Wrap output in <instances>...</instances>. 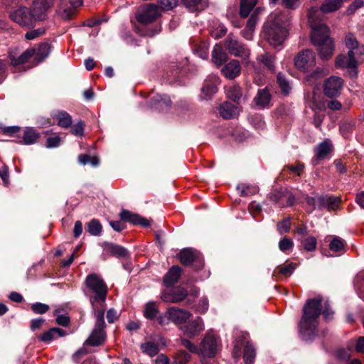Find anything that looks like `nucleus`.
I'll return each mask as SVG.
<instances>
[{
	"label": "nucleus",
	"instance_id": "nucleus-48",
	"mask_svg": "<svg viewBox=\"0 0 364 364\" xmlns=\"http://www.w3.org/2000/svg\"><path fill=\"white\" fill-rule=\"evenodd\" d=\"M329 249L335 252H339L344 249V242L338 237H334L329 244Z\"/></svg>",
	"mask_w": 364,
	"mask_h": 364
},
{
	"label": "nucleus",
	"instance_id": "nucleus-13",
	"mask_svg": "<svg viewBox=\"0 0 364 364\" xmlns=\"http://www.w3.org/2000/svg\"><path fill=\"white\" fill-rule=\"evenodd\" d=\"M218 343L215 336L210 333L205 334L199 348V354L203 357L213 358L218 353Z\"/></svg>",
	"mask_w": 364,
	"mask_h": 364
},
{
	"label": "nucleus",
	"instance_id": "nucleus-23",
	"mask_svg": "<svg viewBox=\"0 0 364 364\" xmlns=\"http://www.w3.org/2000/svg\"><path fill=\"white\" fill-rule=\"evenodd\" d=\"M220 115L225 119H231L239 114L238 107L228 101L223 102L218 107Z\"/></svg>",
	"mask_w": 364,
	"mask_h": 364
},
{
	"label": "nucleus",
	"instance_id": "nucleus-56",
	"mask_svg": "<svg viewBox=\"0 0 364 364\" xmlns=\"http://www.w3.org/2000/svg\"><path fill=\"white\" fill-rule=\"evenodd\" d=\"M55 337L53 328H50L47 331L38 336L40 341L48 343L50 342Z\"/></svg>",
	"mask_w": 364,
	"mask_h": 364
},
{
	"label": "nucleus",
	"instance_id": "nucleus-21",
	"mask_svg": "<svg viewBox=\"0 0 364 364\" xmlns=\"http://www.w3.org/2000/svg\"><path fill=\"white\" fill-rule=\"evenodd\" d=\"M318 209L327 208L328 210H336L338 208L341 199L333 196H321L316 199Z\"/></svg>",
	"mask_w": 364,
	"mask_h": 364
},
{
	"label": "nucleus",
	"instance_id": "nucleus-28",
	"mask_svg": "<svg viewBox=\"0 0 364 364\" xmlns=\"http://www.w3.org/2000/svg\"><path fill=\"white\" fill-rule=\"evenodd\" d=\"M332 145L328 140H325L319 144L317 146L316 156L314 158V161L318 164L320 161L323 160L332 151Z\"/></svg>",
	"mask_w": 364,
	"mask_h": 364
},
{
	"label": "nucleus",
	"instance_id": "nucleus-62",
	"mask_svg": "<svg viewBox=\"0 0 364 364\" xmlns=\"http://www.w3.org/2000/svg\"><path fill=\"white\" fill-rule=\"evenodd\" d=\"M208 308V301L206 298H202L200 299L198 304L196 307V311L200 314H204Z\"/></svg>",
	"mask_w": 364,
	"mask_h": 364
},
{
	"label": "nucleus",
	"instance_id": "nucleus-44",
	"mask_svg": "<svg viewBox=\"0 0 364 364\" xmlns=\"http://www.w3.org/2000/svg\"><path fill=\"white\" fill-rule=\"evenodd\" d=\"M288 191L286 188L274 189L269 194V199L274 203H279L284 196H287Z\"/></svg>",
	"mask_w": 364,
	"mask_h": 364
},
{
	"label": "nucleus",
	"instance_id": "nucleus-45",
	"mask_svg": "<svg viewBox=\"0 0 364 364\" xmlns=\"http://www.w3.org/2000/svg\"><path fill=\"white\" fill-rule=\"evenodd\" d=\"M78 161L83 165L90 163L93 166H97L100 164V160L97 156H92L88 154H80L78 156Z\"/></svg>",
	"mask_w": 364,
	"mask_h": 364
},
{
	"label": "nucleus",
	"instance_id": "nucleus-11",
	"mask_svg": "<svg viewBox=\"0 0 364 364\" xmlns=\"http://www.w3.org/2000/svg\"><path fill=\"white\" fill-rule=\"evenodd\" d=\"M335 65L338 68L352 69L350 75L356 77L358 75V62L355 58V52L348 50V55L340 54L336 57Z\"/></svg>",
	"mask_w": 364,
	"mask_h": 364
},
{
	"label": "nucleus",
	"instance_id": "nucleus-64",
	"mask_svg": "<svg viewBox=\"0 0 364 364\" xmlns=\"http://www.w3.org/2000/svg\"><path fill=\"white\" fill-rule=\"evenodd\" d=\"M325 103L326 107L333 111L340 110L342 107L341 103L337 100H327Z\"/></svg>",
	"mask_w": 364,
	"mask_h": 364
},
{
	"label": "nucleus",
	"instance_id": "nucleus-12",
	"mask_svg": "<svg viewBox=\"0 0 364 364\" xmlns=\"http://www.w3.org/2000/svg\"><path fill=\"white\" fill-rule=\"evenodd\" d=\"M160 16L159 7L156 4H149L136 14V19L139 23L147 25L156 21Z\"/></svg>",
	"mask_w": 364,
	"mask_h": 364
},
{
	"label": "nucleus",
	"instance_id": "nucleus-51",
	"mask_svg": "<svg viewBox=\"0 0 364 364\" xmlns=\"http://www.w3.org/2000/svg\"><path fill=\"white\" fill-rule=\"evenodd\" d=\"M181 344L191 353L199 354V348L186 338H181Z\"/></svg>",
	"mask_w": 364,
	"mask_h": 364
},
{
	"label": "nucleus",
	"instance_id": "nucleus-38",
	"mask_svg": "<svg viewBox=\"0 0 364 364\" xmlns=\"http://www.w3.org/2000/svg\"><path fill=\"white\" fill-rule=\"evenodd\" d=\"M277 82L278 84L279 87L280 88L281 92L284 95L287 96L290 93L291 90V87L289 84V80L284 74L281 73H278L277 77Z\"/></svg>",
	"mask_w": 364,
	"mask_h": 364
},
{
	"label": "nucleus",
	"instance_id": "nucleus-33",
	"mask_svg": "<svg viewBox=\"0 0 364 364\" xmlns=\"http://www.w3.org/2000/svg\"><path fill=\"white\" fill-rule=\"evenodd\" d=\"M256 355L255 348L250 342L244 346L243 358L245 364H253Z\"/></svg>",
	"mask_w": 364,
	"mask_h": 364
},
{
	"label": "nucleus",
	"instance_id": "nucleus-41",
	"mask_svg": "<svg viewBox=\"0 0 364 364\" xmlns=\"http://www.w3.org/2000/svg\"><path fill=\"white\" fill-rule=\"evenodd\" d=\"M257 60L259 63H262L269 70H274L275 56L274 55H272L269 53H266L264 54L260 55L257 58Z\"/></svg>",
	"mask_w": 364,
	"mask_h": 364
},
{
	"label": "nucleus",
	"instance_id": "nucleus-35",
	"mask_svg": "<svg viewBox=\"0 0 364 364\" xmlns=\"http://www.w3.org/2000/svg\"><path fill=\"white\" fill-rule=\"evenodd\" d=\"M226 95L228 99L237 104H239L242 96V87L238 85H233L227 90Z\"/></svg>",
	"mask_w": 364,
	"mask_h": 364
},
{
	"label": "nucleus",
	"instance_id": "nucleus-27",
	"mask_svg": "<svg viewBox=\"0 0 364 364\" xmlns=\"http://www.w3.org/2000/svg\"><path fill=\"white\" fill-rule=\"evenodd\" d=\"M345 44L349 50L355 52V55H364V45H360L353 33H349L346 36Z\"/></svg>",
	"mask_w": 364,
	"mask_h": 364
},
{
	"label": "nucleus",
	"instance_id": "nucleus-9",
	"mask_svg": "<svg viewBox=\"0 0 364 364\" xmlns=\"http://www.w3.org/2000/svg\"><path fill=\"white\" fill-rule=\"evenodd\" d=\"M343 80L338 76H331L323 84V95L330 99L339 97L343 87Z\"/></svg>",
	"mask_w": 364,
	"mask_h": 364
},
{
	"label": "nucleus",
	"instance_id": "nucleus-49",
	"mask_svg": "<svg viewBox=\"0 0 364 364\" xmlns=\"http://www.w3.org/2000/svg\"><path fill=\"white\" fill-rule=\"evenodd\" d=\"M291 218L287 217L285 219L279 221L277 224V228L278 232L282 235L287 233L290 230L291 228Z\"/></svg>",
	"mask_w": 364,
	"mask_h": 364
},
{
	"label": "nucleus",
	"instance_id": "nucleus-16",
	"mask_svg": "<svg viewBox=\"0 0 364 364\" xmlns=\"http://www.w3.org/2000/svg\"><path fill=\"white\" fill-rule=\"evenodd\" d=\"M103 248L104 257L112 256L117 258H125L129 256V252L122 246L109 242H104L101 244Z\"/></svg>",
	"mask_w": 364,
	"mask_h": 364
},
{
	"label": "nucleus",
	"instance_id": "nucleus-59",
	"mask_svg": "<svg viewBox=\"0 0 364 364\" xmlns=\"http://www.w3.org/2000/svg\"><path fill=\"white\" fill-rule=\"evenodd\" d=\"M45 31L46 30L43 28H39L38 29L31 30L26 33L25 38L28 40H33L44 34Z\"/></svg>",
	"mask_w": 364,
	"mask_h": 364
},
{
	"label": "nucleus",
	"instance_id": "nucleus-3",
	"mask_svg": "<svg viewBox=\"0 0 364 364\" xmlns=\"http://www.w3.org/2000/svg\"><path fill=\"white\" fill-rule=\"evenodd\" d=\"M264 38L276 48L282 44L287 36L281 14H275L274 19L267 21L263 27Z\"/></svg>",
	"mask_w": 364,
	"mask_h": 364
},
{
	"label": "nucleus",
	"instance_id": "nucleus-14",
	"mask_svg": "<svg viewBox=\"0 0 364 364\" xmlns=\"http://www.w3.org/2000/svg\"><path fill=\"white\" fill-rule=\"evenodd\" d=\"M54 6V0H33L31 9L38 21H44Z\"/></svg>",
	"mask_w": 364,
	"mask_h": 364
},
{
	"label": "nucleus",
	"instance_id": "nucleus-10",
	"mask_svg": "<svg viewBox=\"0 0 364 364\" xmlns=\"http://www.w3.org/2000/svg\"><path fill=\"white\" fill-rule=\"evenodd\" d=\"M224 46L228 52L235 56L247 59L250 56V50L239 42L233 33H230L225 38Z\"/></svg>",
	"mask_w": 364,
	"mask_h": 364
},
{
	"label": "nucleus",
	"instance_id": "nucleus-17",
	"mask_svg": "<svg viewBox=\"0 0 364 364\" xmlns=\"http://www.w3.org/2000/svg\"><path fill=\"white\" fill-rule=\"evenodd\" d=\"M188 295L187 290L181 287H177L169 292H164L161 299L167 303H179L184 301Z\"/></svg>",
	"mask_w": 364,
	"mask_h": 364
},
{
	"label": "nucleus",
	"instance_id": "nucleus-37",
	"mask_svg": "<svg viewBox=\"0 0 364 364\" xmlns=\"http://www.w3.org/2000/svg\"><path fill=\"white\" fill-rule=\"evenodd\" d=\"M50 51V46L47 43L39 45L37 51L35 50L34 58L37 63L42 62L48 57Z\"/></svg>",
	"mask_w": 364,
	"mask_h": 364
},
{
	"label": "nucleus",
	"instance_id": "nucleus-40",
	"mask_svg": "<svg viewBox=\"0 0 364 364\" xmlns=\"http://www.w3.org/2000/svg\"><path fill=\"white\" fill-rule=\"evenodd\" d=\"M55 118L58 119V125L62 128L70 127L73 122L71 116L65 111L59 112L55 115Z\"/></svg>",
	"mask_w": 364,
	"mask_h": 364
},
{
	"label": "nucleus",
	"instance_id": "nucleus-20",
	"mask_svg": "<svg viewBox=\"0 0 364 364\" xmlns=\"http://www.w3.org/2000/svg\"><path fill=\"white\" fill-rule=\"evenodd\" d=\"M272 100L270 89L267 86L264 88L259 89L255 97L253 102L255 107L259 109H264L269 107Z\"/></svg>",
	"mask_w": 364,
	"mask_h": 364
},
{
	"label": "nucleus",
	"instance_id": "nucleus-30",
	"mask_svg": "<svg viewBox=\"0 0 364 364\" xmlns=\"http://www.w3.org/2000/svg\"><path fill=\"white\" fill-rule=\"evenodd\" d=\"M228 55L223 47L218 44L214 46L212 52V61L218 67L221 66L228 60Z\"/></svg>",
	"mask_w": 364,
	"mask_h": 364
},
{
	"label": "nucleus",
	"instance_id": "nucleus-8",
	"mask_svg": "<svg viewBox=\"0 0 364 364\" xmlns=\"http://www.w3.org/2000/svg\"><path fill=\"white\" fill-rule=\"evenodd\" d=\"M294 65L297 69L307 72L316 65V54L311 49L300 51L294 58Z\"/></svg>",
	"mask_w": 364,
	"mask_h": 364
},
{
	"label": "nucleus",
	"instance_id": "nucleus-25",
	"mask_svg": "<svg viewBox=\"0 0 364 364\" xmlns=\"http://www.w3.org/2000/svg\"><path fill=\"white\" fill-rule=\"evenodd\" d=\"M241 66L237 60H232L221 70L223 75L228 79H235L240 74Z\"/></svg>",
	"mask_w": 364,
	"mask_h": 364
},
{
	"label": "nucleus",
	"instance_id": "nucleus-22",
	"mask_svg": "<svg viewBox=\"0 0 364 364\" xmlns=\"http://www.w3.org/2000/svg\"><path fill=\"white\" fill-rule=\"evenodd\" d=\"M315 46H317L318 55L323 60L330 59L335 51V44L331 38L320 44L315 45Z\"/></svg>",
	"mask_w": 364,
	"mask_h": 364
},
{
	"label": "nucleus",
	"instance_id": "nucleus-53",
	"mask_svg": "<svg viewBox=\"0 0 364 364\" xmlns=\"http://www.w3.org/2000/svg\"><path fill=\"white\" fill-rule=\"evenodd\" d=\"M21 128L18 126H12V127H6L2 129V132L4 134L9 135L10 136H16L18 138L21 137L19 134Z\"/></svg>",
	"mask_w": 364,
	"mask_h": 364
},
{
	"label": "nucleus",
	"instance_id": "nucleus-43",
	"mask_svg": "<svg viewBox=\"0 0 364 364\" xmlns=\"http://www.w3.org/2000/svg\"><path fill=\"white\" fill-rule=\"evenodd\" d=\"M181 71V68L178 64L173 63L169 65L167 70V77L170 82H176L178 80Z\"/></svg>",
	"mask_w": 364,
	"mask_h": 364
},
{
	"label": "nucleus",
	"instance_id": "nucleus-60",
	"mask_svg": "<svg viewBox=\"0 0 364 364\" xmlns=\"http://www.w3.org/2000/svg\"><path fill=\"white\" fill-rule=\"evenodd\" d=\"M160 7L163 10H170L177 5V0H159Z\"/></svg>",
	"mask_w": 364,
	"mask_h": 364
},
{
	"label": "nucleus",
	"instance_id": "nucleus-57",
	"mask_svg": "<svg viewBox=\"0 0 364 364\" xmlns=\"http://www.w3.org/2000/svg\"><path fill=\"white\" fill-rule=\"evenodd\" d=\"M85 123L82 121L78 122L71 127V133L75 136H82L84 134Z\"/></svg>",
	"mask_w": 364,
	"mask_h": 364
},
{
	"label": "nucleus",
	"instance_id": "nucleus-32",
	"mask_svg": "<svg viewBox=\"0 0 364 364\" xmlns=\"http://www.w3.org/2000/svg\"><path fill=\"white\" fill-rule=\"evenodd\" d=\"M144 316L149 320L155 319L159 314V306L155 301H149L146 303L144 309Z\"/></svg>",
	"mask_w": 364,
	"mask_h": 364
},
{
	"label": "nucleus",
	"instance_id": "nucleus-61",
	"mask_svg": "<svg viewBox=\"0 0 364 364\" xmlns=\"http://www.w3.org/2000/svg\"><path fill=\"white\" fill-rule=\"evenodd\" d=\"M257 23V14L256 11H254V13L250 16V18L248 19L246 26V28L250 31V33L253 32Z\"/></svg>",
	"mask_w": 364,
	"mask_h": 364
},
{
	"label": "nucleus",
	"instance_id": "nucleus-7",
	"mask_svg": "<svg viewBox=\"0 0 364 364\" xmlns=\"http://www.w3.org/2000/svg\"><path fill=\"white\" fill-rule=\"evenodd\" d=\"M12 21L21 26L31 28L34 26L38 19L34 16L32 9L26 6H21L10 14Z\"/></svg>",
	"mask_w": 364,
	"mask_h": 364
},
{
	"label": "nucleus",
	"instance_id": "nucleus-31",
	"mask_svg": "<svg viewBox=\"0 0 364 364\" xmlns=\"http://www.w3.org/2000/svg\"><path fill=\"white\" fill-rule=\"evenodd\" d=\"M343 0H325L320 7L318 11L321 13H329L337 11L342 6Z\"/></svg>",
	"mask_w": 364,
	"mask_h": 364
},
{
	"label": "nucleus",
	"instance_id": "nucleus-42",
	"mask_svg": "<svg viewBox=\"0 0 364 364\" xmlns=\"http://www.w3.org/2000/svg\"><path fill=\"white\" fill-rule=\"evenodd\" d=\"M87 231L93 236H99L102 231V226L97 219H92L87 226Z\"/></svg>",
	"mask_w": 364,
	"mask_h": 364
},
{
	"label": "nucleus",
	"instance_id": "nucleus-54",
	"mask_svg": "<svg viewBox=\"0 0 364 364\" xmlns=\"http://www.w3.org/2000/svg\"><path fill=\"white\" fill-rule=\"evenodd\" d=\"M31 309L35 314H43L49 310L50 307L46 304L37 302L33 304L31 306Z\"/></svg>",
	"mask_w": 364,
	"mask_h": 364
},
{
	"label": "nucleus",
	"instance_id": "nucleus-58",
	"mask_svg": "<svg viewBox=\"0 0 364 364\" xmlns=\"http://www.w3.org/2000/svg\"><path fill=\"white\" fill-rule=\"evenodd\" d=\"M293 241L291 239L286 237L281 240L279 242V250L282 252H286L290 250L293 247Z\"/></svg>",
	"mask_w": 364,
	"mask_h": 364
},
{
	"label": "nucleus",
	"instance_id": "nucleus-63",
	"mask_svg": "<svg viewBox=\"0 0 364 364\" xmlns=\"http://www.w3.org/2000/svg\"><path fill=\"white\" fill-rule=\"evenodd\" d=\"M75 8L76 7H74L73 5H71V7L65 9L61 14L62 18L66 21L71 19L75 15Z\"/></svg>",
	"mask_w": 364,
	"mask_h": 364
},
{
	"label": "nucleus",
	"instance_id": "nucleus-1",
	"mask_svg": "<svg viewBox=\"0 0 364 364\" xmlns=\"http://www.w3.org/2000/svg\"><path fill=\"white\" fill-rule=\"evenodd\" d=\"M323 297L321 295L308 299L302 309V316L299 322V332L301 338L309 341L314 338L318 324V318L322 314L326 319L330 318L333 311L330 309L328 304H325L322 311Z\"/></svg>",
	"mask_w": 364,
	"mask_h": 364
},
{
	"label": "nucleus",
	"instance_id": "nucleus-46",
	"mask_svg": "<svg viewBox=\"0 0 364 364\" xmlns=\"http://www.w3.org/2000/svg\"><path fill=\"white\" fill-rule=\"evenodd\" d=\"M297 264L294 262H291L284 266H278L277 271L279 274L284 275L286 277H289L296 268Z\"/></svg>",
	"mask_w": 364,
	"mask_h": 364
},
{
	"label": "nucleus",
	"instance_id": "nucleus-15",
	"mask_svg": "<svg viewBox=\"0 0 364 364\" xmlns=\"http://www.w3.org/2000/svg\"><path fill=\"white\" fill-rule=\"evenodd\" d=\"M183 335L189 338H193L200 335L204 330V323L201 317L198 316L195 319L186 322L181 328Z\"/></svg>",
	"mask_w": 364,
	"mask_h": 364
},
{
	"label": "nucleus",
	"instance_id": "nucleus-36",
	"mask_svg": "<svg viewBox=\"0 0 364 364\" xmlns=\"http://www.w3.org/2000/svg\"><path fill=\"white\" fill-rule=\"evenodd\" d=\"M39 137L40 134L36 132V129L32 127H27L23 131V141L21 142L25 144H34Z\"/></svg>",
	"mask_w": 364,
	"mask_h": 364
},
{
	"label": "nucleus",
	"instance_id": "nucleus-29",
	"mask_svg": "<svg viewBox=\"0 0 364 364\" xmlns=\"http://www.w3.org/2000/svg\"><path fill=\"white\" fill-rule=\"evenodd\" d=\"M217 79L205 80L201 88V92L203 98L205 100H210L214 94L218 92Z\"/></svg>",
	"mask_w": 364,
	"mask_h": 364
},
{
	"label": "nucleus",
	"instance_id": "nucleus-5",
	"mask_svg": "<svg viewBox=\"0 0 364 364\" xmlns=\"http://www.w3.org/2000/svg\"><path fill=\"white\" fill-rule=\"evenodd\" d=\"M105 309H97L95 312L96 318L95 326L88 338L85 341V344L90 346H99L104 343L106 339V332L105 328L106 323L104 319Z\"/></svg>",
	"mask_w": 364,
	"mask_h": 364
},
{
	"label": "nucleus",
	"instance_id": "nucleus-55",
	"mask_svg": "<svg viewBox=\"0 0 364 364\" xmlns=\"http://www.w3.org/2000/svg\"><path fill=\"white\" fill-rule=\"evenodd\" d=\"M191 358L189 353L186 351H178L174 360V364H186Z\"/></svg>",
	"mask_w": 364,
	"mask_h": 364
},
{
	"label": "nucleus",
	"instance_id": "nucleus-39",
	"mask_svg": "<svg viewBox=\"0 0 364 364\" xmlns=\"http://www.w3.org/2000/svg\"><path fill=\"white\" fill-rule=\"evenodd\" d=\"M256 4L257 0H241L240 9V16L242 18L247 17Z\"/></svg>",
	"mask_w": 364,
	"mask_h": 364
},
{
	"label": "nucleus",
	"instance_id": "nucleus-47",
	"mask_svg": "<svg viewBox=\"0 0 364 364\" xmlns=\"http://www.w3.org/2000/svg\"><path fill=\"white\" fill-rule=\"evenodd\" d=\"M303 247L308 252H312L316 250L317 245L316 238L314 236H309L301 241Z\"/></svg>",
	"mask_w": 364,
	"mask_h": 364
},
{
	"label": "nucleus",
	"instance_id": "nucleus-18",
	"mask_svg": "<svg viewBox=\"0 0 364 364\" xmlns=\"http://www.w3.org/2000/svg\"><path fill=\"white\" fill-rule=\"evenodd\" d=\"M166 314L171 321L176 325L186 323L192 316L191 313L178 307H170L166 311Z\"/></svg>",
	"mask_w": 364,
	"mask_h": 364
},
{
	"label": "nucleus",
	"instance_id": "nucleus-34",
	"mask_svg": "<svg viewBox=\"0 0 364 364\" xmlns=\"http://www.w3.org/2000/svg\"><path fill=\"white\" fill-rule=\"evenodd\" d=\"M140 348L143 353L154 357L159 352V345L152 341H146L140 345Z\"/></svg>",
	"mask_w": 364,
	"mask_h": 364
},
{
	"label": "nucleus",
	"instance_id": "nucleus-2",
	"mask_svg": "<svg viewBox=\"0 0 364 364\" xmlns=\"http://www.w3.org/2000/svg\"><path fill=\"white\" fill-rule=\"evenodd\" d=\"M85 284L88 291L93 294L89 298L95 312L97 309H104L107 295V286L104 280L96 274H90L87 276Z\"/></svg>",
	"mask_w": 364,
	"mask_h": 364
},
{
	"label": "nucleus",
	"instance_id": "nucleus-50",
	"mask_svg": "<svg viewBox=\"0 0 364 364\" xmlns=\"http://www.w3.org/2000/svg\"><path fill=\"white\" fill-rule=\"evenodd\" d=\"M35 54V49L34 48H28L26 50H25L23 53H22L18 57V65H22L28 62V60L32 57L34 56Z\"/></svg>",
	"mask_w": 364,
	"mask_h": 364
},
{
	"label": "nucleus",
	"instance_id": "nucleus-6",
	"mask_svg": "<svg viewBox=\"0 0 364 364\" xmlns=\"http://www.w3.org/2000/svg\"><path fill=\"white\" fill-rule=\"evenodd\" d=\"M181 263L184 266L193 265L195 271L203 267V257L199 252L193 248H184L178 254Z\"/></svg>",
	"mask_w": 364,
	"mask_h": 364
},
{
	"label": "nucleus",
	"instance_id": "nucleus-19",
	"mask_svg": "<svg viewBox=\"0 0 364 364\" xmlns=\"http://www.w3.org/2000/svg\"><path fill=\"white\" fill-rule=\"evenodd\" d=\"M119 217L121 220L129 222L134 225H139L142 227H149L150 225V223L146 218L141 217L137 213H132L128 210L123 209L119 213Z\"/></svg>",
	"mask_w": 364,
	"mask_h": 364
},
{
	"label": "nucleus",
	"instance_id": "nucleus-26",
	"mask_svg": "<svg viewBox=\"0 0 364 364\" xmlns=\"http://www.w3.org/2000/svg\"><path fill=\"white\" fill-rule=\"evenodd\" d=\"M171 105V100L168 95H157L153 97L150 100V107L151 109L161 111Z\"/></svg>",
	"mask_w": 364,
	"mask_h": 364
},
{
	"label": "nucleus",
	"instance_id": "nucleus-4",
	"mask_svg": "<svg viewBox=\"0 0 364 364\" xmlns=\"http://www.w3.org/2000/svg\"><path fill=\"white\" fill-rule=\"evenodd\" d=\"M320 16L318 9L312 7L309 10L308 21L312 30L311 41L314 46L331 38L329 28L321 21Z\"/></svg>",
	"mask_w": 364,
	"mask_h": 364
},
{
	"label": "nucleus",
	"instance_id": "nucleus-52",
	"mask_svg": "<svg viewBox=\"0 0 364 364\" xmlns=\"http://www.w3.org/2000/svg\"><path fill=\"white\" fill-rule=\"evenodd\" d=\"M259 188L255 186L242 185L241 190V196H252L258 193Z\"/></svg>",
	"mask_w": 364,
	"mask_h": 364
},
{
	"label": "nucleus",
	"instance_id": "nucleus-24",
	"mask_svg": "<svg viewBox=\"0 0 364 364\" xmlns=\"http://www.w3.org/2000/svg\"><path fill=\"white\" fill-rule=\"evenodd\" d=\"M182 269L178 266H172L164 275L163 278V283L165 287H171L178 282L181 277Z\"/></svg>",
	"mask_w": 364,
	"mask_h": 364
}]
</instances>
